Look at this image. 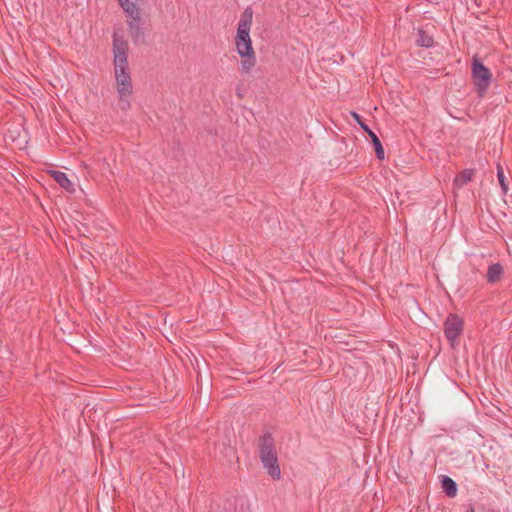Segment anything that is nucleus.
Returning a JSON list of instances; mask_svg holds the SVG:
<instances>
[{"mask_svg": "<svg viewBox=\"0 0 512 512\" xmlns=\"http://www.w3.org/2000/svg\"><path fill=\"white\" fill-rule=\"evenodd\" d=\"M112 38L114 77L118 103L121 110L127 111L131 107V97L133 95L131 73L128 66V42L119 29L114 30Z\"/></svg>", "mask_w": 512, "mask_h": 512, "instance_id": "f257e3e1", "label": "nucleus"}, {"mask_svg": "<svg viewBox=\"0 0 512 512\" xmlns=\"http://www.w3.org/2000/svg\"><path fill=\"white\" fill-rule=\"evenodd\" d=\"M259 457L267 473L275 480L281 478L278 456L274 440L270 434H264L259 442Z\"/></svg>", "mask_w": 512, "mask_h": 512, "instance_id": "f03ea898", "label": "nucleus"}, {"mask_svg": "<svg viewBox=\"0 0 512 512\" xmlns=\"http://www.w3.org/2000/svg\"><path fill=\"white\" fill-rule=\"evenodd\" d=\"M252 19L253 10L251 7H247L238 22L237 35L235 38L236 50L239 55H249V53L254 52L250 38Z\"/></svg>", "mask_w": 512, "mask_h": 512, "instance_id": "7ed1b4c3", "label": "nucleus"}, {"mask_svg": "<svg viewBox=\"0 0 512 512\" xmlns=\"http://www.w3.org/2000/svg\"><path fill=\"white\" fill-rule=\"evenodd\" d=\"M139 2L140 0H126V4H124L122 1H118L120 7L128 17L127 26L134 43H137L144 36L141 27V8Z\"/></svg>", "mask_w": 512, "mask_h": 512, "instance_id": "20e7f679", "label": "nucleus"}, {"mask_svg": "<svg viewBox=\"0 0 512 512\" xmlns=\"http://www.w3.org/2000/svg\"><path fill=\"white\" fill-rule=\"evenodd\" d=\"M471 71L476 90L482 95L487 91L492 75L489 69L477 57H474L472 60Z\"/></svg>", "mask_w": 512, "mask_h": 512, "instance_id": "39448f33", "label": "nucleus"}, {"mask_svg": "<svg viewBox=\"0 0 512 512\" xmlns=\"http://www.w3.org/2000/svg\"><path fill=\"white\" fill-rule=\"evenodd\" d=\"M463 320L456 314H449L444 321V335L450 345L455 347L458 336L463 331Z\"/></svg>", "mask_w": 512, "mask_h": 512, "instance_id": "423d86ee", "label": "nucleus"}, {"mask_svg": "<svg viewBox=\"0 0 512 512\" xmlns=\"http://www.w3.org/2000/svg\"><path fill=\"white\" fill-rule=\"evenodd\" d=\"M351 115L356 120V122L359 124V126L365 131L368 132L369 137L371 138V142L375 148L376 156L378 159L382 160L384 159V149L381 144V141L379 140L378 136L369 128L368 125H366L362 119L361 116L356 112H351Z\"/></svg>", "mask_w": 512, "mask_h": 512, "instance_id": "0eeeda50", "label": "nucleus"}, {"mask_svg": "<svg viewBox=\"0 0 512 512\" xmlns=\"http://www.w3.org/2000/svg\"><path fill=\"white\" fill-rule=\"evenodd\" d=\"M503 274V267L499 263H494L488 267L487 270V282L495 283L498 282Z\"/></svg>", "mask_w": 512, "mask_h": 512, "instance_id": "6e6552de", "label": "nucleus"}, {"mask_svg": "<svg viewBox=\"0 0 512 512\" xmlns=\"http://www.w3.org/2000/svg\"><path fill=\"white\" fill-rule=\"evenodd\" d=\"M441 486L448 497H455L457 494V484L449 476H442Z\"/></svg>", "mask_w": 512, "mask_h": 512, "instance_id": "1a4fd4ad", "label": "nucleus"}, {"mask_svg": "<svg viewBox=\"0 0 512 512\" xmlns=\"http://www.w3.org/2000/svg\"><path fill=\"white\" fill-rule=\"evenodd\" d=\"M52 177L54 180L65 190L67 191H73V183L70 181V179L67 177L66 173L62 171H53Z\"/></svg>", "mask_w": 512, "mask_h": 512, "instance_id": "9d476101", "label": "nucleus"}, {"mask_svg": "<svg viewBox=\"0 0 512 512\" xmlns=\"http://www.w3.org/2000/svg\"><path fill=\"white\" fill-rule=\"evenodd\" d=\"M416 44L420 47L430 48L434 44V39L424 30L418 29Z\"/></svg>", "mask_w": 512, "mask_h": 512, "instance_id": "9b49d317", "label": "nucleus"}, {"mask_svg": "<svg viewBox=\"0 0 512 512\" xmlns=\"http://www.w3.org/2000/svg\"><path fill=\"white\" fill-rule=\"evenodd\" d=\"M242 58H244L241 62V69L245 73H250L252 68L256 64V56L255 52L249 53V55H240Z\"/></svg>", "mask_w": 512, "mask_h": 512, "instance_id": "f8f14e48", "label": "nucleus"}, {"mask_svg": "<svg viewBox=\"0 0 512 512\" xmlns=\"http://www.w3.org/2000/svg\"><path fill=\"white\" fill-rule=\"evenodd\" d=\"M473 176L472 170H464L460 176H457L454 179V184L458 187H461L471 181Z\"/></svg>", "mask_w": 512, "mask_h": 512, "instance_id": "ddd939ff", "label": "nucleus"}, {"mask_svg": "<svg viewBox=\"0 0 512 512\" xmlns=\"http://www.w3.org/2000/svg\"><path fill=\"white\" fill-rule=\"evenodd\" d=\"M497 178H498V181L502 188L503 193H507L508 187L506 184V177L504 175L503 169L500 166H498V168H497Z\"/></svg>", "mask_w": 512, "mask_h": 512, "instance_id": "4468645a", "label": "nucleus"}, {"mask_svg": "<svg viewBox=\"0 0 512 512\" xmlns=\"http://www.w3.org/2000/svg\"><path fill=\"white\" fill-rule=\"evenodd\" d=\"M467 512H474V509L471 507Z\"/></svg>", "mask_w": 512, "mask_h": 512, "instance_id": "2eb2a0df", "label": "nucleus"}]
</instances>
